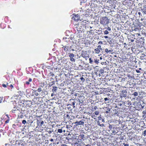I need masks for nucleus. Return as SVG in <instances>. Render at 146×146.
I'll return each instance as SVG.
<instances>
[{"label": "nucleus", "instance_id": "1", "mask_svg": "<svg viewBox=\"0 0 146 146\" xmlns=\"http://www.w3.org/2000/svg\"><path fill=\"white\" fill-rule=\"evenodd\" d=\"M129 90L127 89L122 90L120 94V97L121 98H127L129 96Z\"/></svg>", "mask_w": 146, "mask_h": 146}, {"label": "nucleus", "instance_id": "2", "mask_svg": "<svg viewBox=\"0 0 146 146\" xmlns=\"http://www.w3.org/2000/svg\"><path fill=\"white\" fill-rule=\"evenodd\" d=\"M109 20L107 17H102L101 20V23L102 25H106L108 24Z\"/></svg>", "mask_w": 146, "mask_h": 146}, {"label": "nucleus", "instance_id": "3", "mask_svg": "<svg viewBox=\"0 0 146 146\" xmlns=\"http://www.w3.org/2000/svg\"><path fill=\"white\" fill-rule=\"evenodd\" d=\"M76 28H77V30L78 33H81L84 29V25L82 24H80V25H78Z\"/></svg>", "mask_w": 146, "mask_h": 146}, {"label": "nucleus", "instance_id": "4", "mask_svg": "<svg viewBox=\"0 0 146 146\" xmlns=\"http://www.w3.org/2000/svg\"><path fill=\"white\" fill-rule=\"evenodd\" d=\"M68 54H69V56L70 58V60L72 62H75V59L74 58V57L75 56L74 54L70 53H69Z\"/></svg>", "mask_w": 146, "mask_h": 146}, {"label": "nucleus", "instance_id": "5", "mask_svg": "<svg viewBox=\"0 0 146 146\" xmlns=\"http://www.w3.org/2000/svg\"><path fill=\"white\" fill-rule=\"evenodd\" d=\"M84 122L81 120L80 121H77L74 123V124H76V126L78 125H84Z\"/></svg>", "mask_w": 146, "mask_h": 146}, {"label": "nucleus", "instance_id": "6", "mask_svg": "<svg viewBox=\"0 0 146 146\" xmlns=\"http://www.w3.org/2000/svg\"><path fill=\"white\" fill-rule=\"evenodd\" d=\"M104 110L105 111V113L106 114H108L109 113H110L111 112V108H110L109 107H106L105 108V109H104Z\"/></svg>", "mask_w": 146, "mask_h": 146}, {"label": "nucleus", "instance_id": "7", "mask_svg": "<svg viewBox=\"0 0 146 146\" xmlns=\"http://www.w3.org/2000/svg\"><path fill=\"white\" fill-rule=\"evenodd\" d=\"M40 120H37L36 123L38 125H39L41 126L44 124V122L43 121H40Z\"/></svg>", "mask_w": 146, "mask_h": 146}, {"label": "nucleus", "instance_id": "8", "mask_svg": "<svg viewBox=\"0 0 146 146\" xmlns=\"http://www.w3.org/2000/svg\"><path fill=\"white\" fill-rule=\"evenodd\" d=\"M141 9V10L143 12V13L145 14H146V5H144Z\"/></svg>", "mask_w": 146, "mask_h": 146}, {"label": "nucleus", "instance_id": "9", "mask_svg": "<svg viewBox=\"0 0 146 146\" xmlns=\"http://www.w3.org/2000/svg\"><path fill=\"white\" fill-rule=\"evenodd\" d=\"M109 40L108 41V42L110 44V46L111 47H113V42L112 39L111 38H109Z\"/></svg>", "mask_w": 146, "mask_h": 146}, {"label": "nucleus", "instance_id": "10", "mask_svg": "<svg viewBox=\"0 0 146 146\" xmlns=\"http://www.w3.org/2000/svg\"><path fill=\"white\" fill-rule=\"evenodd\" d=\"M58 90V88L56 86H53V88L52 90V91L53 93H55Z\"/></svg>", "mask_w": 146, "mask_h": 146}, {"label": "nucleus", "instance_id": "11", "mask_svg": "<svg viewBox=\"0 0 146 146\" xmlns=\"http://www.w3.org/2000/svg\"><path fill=\"white\" fill-rule=\"evenodd\" d=\"M86 54V51H82L81 52V54L80 56L84 57V56H85Z\"/></svg>", "mask_w": 146, "mask_h": 146}, {"label": "nucleus", "instance_id": "12", "mask_svg": "<svg viewBox=\"0 0 146 146\" xmlns=\"http://www.w3.org/2000/svg\"><path fill=\"white\" fill-rule=\"evenodd\" d=\"M100 49L98 48H96L95 49V51L96 52V53L97 54H99L100 52Z\"/></svg>", "mask_w": 146, "mask_h": 146}, {"label": "nucleus", "instance_id": "13", "mask_svg": "<svg viewBox=\"0 0 146 146\" xmlns=\"http://www.w3.org/2000/svg\"><path fill=\"white\" fill-rule=\"evenodd\" d=\"M145 56L146 55L145 54H142L140 56V58L141 59H143L145 58Z\"/></svg>", "mask_w": 146, "mask_h": 146}, {"label": "nucleus", "instance_id": "14", "mask_svg": "<svg viewBox=\"0 0 146 146\" xmlns=\"http://www.w3.org/2000/svg\"><path fill=\"white\" fill-rule=\"evenodd\" d=\"M141 24L145 26V25L146 26V20H144L143 21V22L141 23H140V25Z\"/></svg>", "mask_w": 146, "mask_h": 146}, {"label": "nucleus", "instance_id": "15", "mask_svg": "<svg viewBox=\"0 0 146 146\" xmlns=\"http://www.w3.org/2000/svg\"><path fill=\"white\" fill-rule=\"evenodd\" d=\"M138 92H134L132 94V95L135 96H138Z\"/></svg>", "mask_w": 146, "mask_h": 146}, {"label": "nucleus", "instance_id": "16", "mask_svg": "<svg viewBox=\"0 0 146 146\" xmlns=\"http://www.w3.org/2000/svg\"><path fill=\"white\" fill-rule=\"evenodd\" d=\"M23 145V141L22 140H20L19 141V145Z\"/></svg>", "mask_w": 146, "mask_h": 146}, {"label": "nucleus", "instance_id": "17", "mask_svg": "<svg viewBox=\"0 0 146 146\" xmlns=\"http://www.w3.org/2000/svg\"><path fill=\"white\" fill-rule=\"evenodd\" d=\"M79 80H81L83 82L85 81V79L83 77H80L79 79Z\"/></svg>", "mask_w": 146, "mask_h": 146}, {"label": "nucleus", "instance_id": "18", "mask_svg": "<svg viewBox=\"0 0 146 146\" xmlns=\"http://www.w3.org/2000/svg\"><path fill=\"white\" fill-rule=\"evenodd\" d=\"M17 145V146H18L19 145V141L17 140L16 141H15V145L13 144V145Z\"/></svg>", "mask_w": 146, "mask_h": 146}, {"label": "nucleus", "instance_id": "19", "mask_svg": "<svg viewBox=\"0 0 146 146\" xmlns=\"http://www.w3.org/2000/svg\"><path fill=\"white\" fill-rule=\"evenodd\" d=\"M49 129V128H47L46 129V131L47 132H48V133L49 134H51L52 133V131H51V130H48Z\"/></svg>", "mask_w": 146, "mask_h": 146}, {"label": "nucleus", "instance_id": "20", "mask_svg": "<svg viewBox=\"0 0 146 146\" xmlns=\"http://www.w3.org/2000/svg\"><path fill=\"white\" fill-rule=\"evenodd\" d=\"M114 126V125H110L109 126V129H114V128L113 127V126Z\"/></svg>", "mask_w": 146, "mask_h": 146}, {"label": "nucleus", "instance_id": "21", "mask_svg": "<svg viewBox=\"0 0 146 146\" xmlns=\"http://www.w3.org/2000/svg\"><path fill=\"white\" fill-rule=\"evenodd\" d=\"M115 113H114V115H116L117 116H118V115L119 113H118V111L116 110L115 109Z\"/></svg>", "mask_w": 146, "mask_h": 146}, {"label": "nucleus", "instance_id": "22", "mask_svg": "<svg viewBox=\"0 0 146 146\" xmlns=\"http://www.w3.org/2000/svg\"><path fill=\"white\" fill-rule=\"evenodd\" d=\"M105 51L107 53H109L111 51L110 50H108V49L107 48H106L105 49Z\"/></svg>", "mask_w": 146, "mask_h": 146}, {"label": "nucleus", "instance_id": "23", "mask_svg": "<svg viewBox=\"0 0 146 146\" xmlns=\"http://www.w3.org/2000/svg\"><path fill=\"white\" fill-rule=\"evenodd\" d=\"M89 62L90 64H92L93 62V60H92V58H90L89 59Z\"/></svg>", "mask_w": 146, "mask_h": 146}, {"label": "nucleus", "instance_id": "24", "mask_svg": "<svg viewBox=\"0 0 146 146\" xmlns=\"http://www.w3.org/2000/svg\"><path fill=\"white\" fill-rule=\"evenodd\" d=\"M32 90H33V91L34 92L35 94V95L36 96H37L38 95V93L37 92H36L37 91V90H34L33 89H32Z\"/></svg>", "mask_w": 146, "mask_h": 146}, {"label": "nucleus", "instance_id": "25", "mask_svg": "<svg viewBox=\"0 0 146 146\" xmlns=\"http://www.w3.org/2000/svg\"><path fill=\"white\" fill-rule=\"evenodd\" d=\"M62 131V129H59L58 130V132L59 133H61Z\"/></svg>", "mask_w": 146, "mask_h": 146}, {"label": "nucleus", "instance_id": "26", "mask_svg": "<svg viewBox=\"0 0 146 146\" xmlns=\"http://www.w3.org/2000/svg\"><path fill=\"white\" fill-rule=\"evenodd\" d=\"M18 117L19 118H23L24 116L23 115L21 114V115H18Z\"/></svg>", "mask_w": 146, "mask_h": 146}, {"label": "nucleus", "instance_id": "27", "mask_svg": "<svg viewBox=\"0 0 146 146\" xmlns=\"http://www.w3.org/2000/svg\"><path fill=\"white\" fill-rule=\"evenodd\" d=\"M99 60H98L97 59H95L94 60V62L96 64H98L99 63Z\"/></svg>", "mask_w": 146, "mask_h": 146}, {"label": "nucleus", "instance_id": "28", "mask_svg": "<svg viewBox=\"0 0 146 146\" xmlns=\"http://www.w3.org/2000/svg\"><path fill=\"white\" fill-rule=\"evenodd\" d=\"M104 33L105 35H107L109 33L108 31L107 30H106L104 31Z\"/></svg>", "mask_w": 146, "mask_h": 146}, {"label": "nucleus", "instance_id": "29", "mask_svg": "<svg viewBox=\"0 0 146 146\" xmlns=\"http://www.w3.org/2000/svg\"><path fill=\"white\" fill-rule=\"evenodd\" d=\"M42 88H41L39 87L37 91H38V92H41L42 91Z\"/></svg>", "mask_w": 146, "mask_h": 146}, {"label": "nucleus", "instance_id": "30", "mask_svg": "<svg viewBox=\"0 0 146 146\" xmlns=\"http://www.w3.org/2000/svg\"><path fill=\"white\" fill-rule=\"evenodd\" d=\"M16 111V107H14L13 109L12 110V111L13 113H15L14 111Z\"/></svg>", "mask_w": 146, "mask_h": 146}, {"label": "nucleus", "instance_id": "31", "mask_svg": "<svg viewBox=\"0 0 146 146\" xmlns=\"http://www.w3.org/2000/svg\"><path fill=\"white\" fill-rule=\"evenodd\" d=\"M94 113L96 115H98L99 113V112L98 111H96Z\"/></svg>", "mask_w": 146, "mask_h": 146}, {"label": "nucleus", "instance_id": "32", "mask_svg": "<svg viewBox=\"0 0 146 146\" xmlns=\"http://www.w3.org/2000/svg\"><path fill=\"white\" fill-rule=\"evenodd\" d=\"M64 51L65 52H66V51H67L68 50V47H64Z\"/></svg>", "mask_w": 146, "mask_h": 146}, {"label": "nucleus", "instance_id": "33", "mask_svg": "<svg viewBox=\"0 0 146 146\" xmlns=\"http://www.w3.org/2000/svg\"><path fill=\"white\" fill-rule=\"evenodd\" d=\"M25 111V110H24L23 111H20V113L19 114H21L22 115H23L25 114V112L24 111Z\"/></svg>", "mask_w": 146, "mask_h": 146}, {"label": "nucleus", "instance_id": "34", "mask_svg": "<svg viewBox=\"0 0 146 146\" xmlns=\"http://www.w3.org/2000/svg\"><path fill=\"white\" fill-rule=\"evenodd\" d=\"M75 102H74H74H72V105L73 106V107L74 108L75 107V106H74L75 105Z\"/></svg>", "mask_w": 146, "mask_h": 146}, {"label": "nucleus", "instance_id": "35", "mask_svg": "<svg viewBox=\"0 0 146 146\" xmlns=\"http://www.w3.org/2000/svg\"><path fill=\"white\" fill-rule=\"evenodd\" d=\"M22 123L23 124H25L26 123V121L25 120H23L22 121Z\"/></svg>", "mask_w": 146, "mask_h": 146}, {"label": "nucleus", "instance_id": "36", "mask_svg": "<svg viewBox=\"0 0 146 146\" xmlns=\"http://www.w3.org/2000/svg\"><path fill=\"white\" fill-rule=\"evenodd\" d=\"M143 136H146V130H145L144 131L143 133Z\"/></svg>", "mask_w": 146, "mask_h": 146}, {"label": "nucleus", "instance_id": "37", "mask_svg": "<svg viewBox=\"0 0 146 146\" xmlns=\"http://www.w3.org/2000/svg\"><path fill=\"white\" fill-rule=\"evenodd\" d=\"M3 97H0V103L2 102V100H3Z\"/></svg>", "mask_w": 146, "mask_h": 146}, {"label": "nucleus", "instance_id": "38", "mask_svg": "<svg viewBox=\"0 0 146 146\" xmlns=\"http://www.w3.org/2000/svg\"><path fill=\"white\" fill-rule=\"evenodd\" d=\"M89 57V56H84V58H85V59L86 60H87V59H88V58Z\"/></svg>", "mask_w": 146, "mask_h": 146}, {"label": "nucleus", "instance_id": "39", "mask_svg": "<svg viewBox=\"0 0 146 146\" xmlns=\"http://www.w3.org/2000/svg\"><path fill=\"white\" fill-rule=\"evenodd\" d=\"M2 86H3V87L4 88H6L7 87V86L6 85V84H3L2 85Z\"/></svg>", "mask_w": 146, "mask_h": 146}, {"label": "nucleus", "instance_id": "40", "mask_svg": "<svg viewBox=\"0 0 146 146\" xmlns=\"http://www.w3.org/2000/svg\"><path fill=\"white\" fill-rule=\"evenodd\" d=\"M98 48H99V49H100V50H102V48H101V46L100 45H99L98 46V47H97Z\"/></svg>", "mask_w": 146, "mask_h": 146}, {"label": "nucleus", "instance_id": "41", "mask_svg": "<svg viewBox=\"0 0 146 146\" xmlns=\"http://www.w3.org/2000/svg\"><path fill=\"white\" fill-rule=\"evenodd\" d=\"M107 31H110L111 30V29L110 27H108L107 28Z\"/></svg>", "mask_w": 146, "mask_h": 146}, {"label": "nucleus", "instance_id": "42", "mask_svg": "<svg viewBox=\"0 0 146 146\" xmlns=\"http://www.w3.org/2000/svg\"><path fill=\"white\" fill-rule=\"evenodd\" d=\"M123 145H124V146H129V144L127 143L126 144L124 143Z\"/></svg>", "mask_w": 146, "mask_h": 146}, {"label": "nucleus", "instance_id": "43", "mask_svg": "<svg viewBox=\"0 0 146 146\" xmlns=\"http://www.w3.org/2000/svg\"><path fill=\"white\" fill-rule=\"evenodd\" d=\"M5 146H12V145H10L9 144H5Z\"/></svg>", "mask_w": 146, "mask_h": 146}, {"label": "nucleus", "instance_id": "44", "mask_svg": "<svg viewBox=\"0 0 146 146\" xmlns=\"http://www.w3.org/2000/svg\"><path fill=\"white\" fill-rule=\"evenodd\" d=\"M104 71V70H102V69H101L100 70V72L101 73H103Z\"/></svg>", "mask_w": 146, "mask_h": 146}, {"label": "nucleus", "instance_id": "45", "mask_svg": "<svg viewBox=\"0 0 146 146\" xmlns=\"http://www.w3.org/2000/svg\"><path fill=\"white\" fill-rule=\"evenodd\" d=\"M104 100H105V101H107V100H108V98H104Z\"/></svg>", "mask_w": 146, "mask_h": 146}, {"label": "nucleus", "instance_id": "46", "mask_svg": "<svg viewBox=\"0 0 146 146\" xmlns=\"http://www.w3.org/2000/svg\"><path fill=\"white\" fill-rule=\"evenodd\" d=\"M80 136H81V137H82V139H83V138H84V135H80Z\"/></svg>", "mask_w": 146, "mask_h": 146}, {"label": "nucleus", "instance_id": "47", "mask_svg": "<svg viewBox=\"0 0 146 146\" xmlns=\"http://www.w3.org/2000/svg\"><path fill=\"white\" fill-rule=\"evenodd\" d=\"M26 84L27 85H29L30 84V83L29 81H27L26 82Z\"/></svg>", "mask_w": 146, "mask_h": 146}, {"label": "nucleus", "instance_id": "48", "mask_svg": "<svg viewBox=\"0 0 146 146\" xmlns=\"http://www.w3.org/2000/svg\"><path fill=\"white\" fill-rule=\"evenodd\" d=\"M32 81V79L31 78H29V82H31Z\"/></svg>", "mask_w": 146, "mask_h": 146}, {"label": "nucleus", "instance_id": "49", "mask_svg": "<svg viewBox=\"0 0 146 146\" xmlns=\"http://www.w3.org/2000/svg\"><path fill=\"white\" fill-rule=\"evenodd\" d=\"M97 123L98 124V125H100V121H98L97 122Z\"/></svg>", "mask_w": 146, "mask_h": 146}, {"label": "nucleus", "instance_id": "50", "mask_svg": "<svg viewBox=\"0 0 146 146\" xmlns=\"http://www.w3.org/2000/svg\"><path fill=\"white\" fill-rule=\"evenodd\" d=\"M143 114H146V111H143Z\"/></svg>", "mask_w": 146, "mask_h": 146}, {"label": "nucleus", "instance_id": "51", "mask_svg": "<svg viewBox=\"0 0 146 146\" xmlns=\"http://www.w3.org/2000/svg\"><path fill=\"white\" fill-rule=\"evenodd\" d=\"M9 120H7L5 122L6 123H7L9 122Z\"/></svg>", "mask_w": 146, "mask_h": 146}, {"label": "nucleus", "instance_id": "52", "mask_svg": "<svg viewBox=\"0 0 146 146\" xmlns=\"http://www.w3.org/2000/svg\"><path fill=\"white\" fill-rule=\"evenodd\" d=\"M61 146H68V145H66V144H62Z\"/></svg>", "mask_w": 146, "mask_h": 146}, {"label": "nucleus", "instance_id": "53", "mask_svg": "<svg viewBox=\"0 0 146 146\" xmlns=\"http://www.w3.org/2000/svg\"><path fill=\"white\" fill-rule=\"evenodd\" d=\"M105 63H106V62H101V64L102 65L104 64Z\"/></svg>", "mask_w": 146, "mask_h": 146}, {"label": "nucleus", "instance_id": "54", "mask_svg": "<svg viewBox=\"0 0 146 146\" xmlns=\"http://www.w3.org/2000/svg\"><path fill=\"white\" fill-rule=\"evenodd\" d=\"M55 94L54 93H52L51 94V96L52 97Z\"/></svg>", "mask_w": 146, "mask_h": 146}, {"label": "nucleus", "instance_id": "55", "mask_svg": "<svg viewBox=\"0 0 146 146\" xmlns=\"http://www.w3.org/2000/svg\"><path fill=\"white\" fill-rule=\"evenodd\" d=\"M79 67H80L82 69V66L80 65H79Z\"/></svg>", "mask_w": 146, "mask_h": 146}, {"label": "nucleus", "instance_id": "56", "mask_svg": "<svg viewBox=\"0 0 146 146\" xmlns=\"http://www.w3.org/2000/svg\"><path fill=\"white\" fill-rule=\"evenodd\" d=\"M104 37L105 38H108V36H104Z\"/></svg>", "mask_w": 146, "mask_h": 146}, {"label": "nucleus", "instance_id": "57", "mask_svg": "<svg viewBox=\"0 0 146 146\" xmlns=\"http://www.w3.org/2000/svg\"><path fill=\"white\" fill-rule=\"evenodd\" d=\"M52 83H53V84H52L50 86H52L53 84H54V81H52Z\"/></svg>", "mask_w": 146, "mask_h": 146}, {"label": "nucleus", "instance_id": "58", "mask_svg": "<svg viewBox=\"0 0 146 146\" xmlns=\"http://www.w3.org/2000/svg\"><path fill=\"white\" fill-rule=\"evenodd\" d=\"M136 72H137V73H138L140 72V71L139 70H136Z\"/></svg>", "mask_w": 146, "mask_h": 146}, {"label": "nucleus", "instance_id": "59", "mask_svg": "<svg viewBox=\"0 0 146 146\" xmlns=\"http://www.w3.org/2000/svg\"><path fill=\"white\" fill-rule=\"evenodd\" d=\"M9 86L10 87H12V88H13V85L12 84H11L10 85H9Z\"/></svg>", "mask_w": 146, "mask_h": 146}, {"label": "nucleus", "instance_id": "60", "mask_svg": "<svg viewBox=\"0 0 146 146\" xmlns=\"http://www.w3.org/2000/svg\"><path fill=\"white\" fill-rule=\"evenodd\" d=\"M6 85L7 86H9V83H7V84H6Z\"/></svg>", "mask_w": 146, "mask_h": 146}, {"label": "nucleus", "instance_id": "61", "mask_svg": "<svg viewBox=\"0 0 146 146\" xmlns=\"http://www.w3.org/2000/svg\"><path fill=\"white\" fill-rule=\"evenodd\" d=\"M104 125L103 124L100 125V126L101 127L103 126Z\"/></svg>", "mask_w": 146, "mask_h": 146}, {"label": "nucleus", "instance_id": "62", "mask_svg": "<svg viewBox=\"0 0 146 146\" xmlns=\"http://www.w3.org/2000/svg\"><path fill=\"white\" fill-rule=\"evenodd\" d=\"M98 44H102V41H99L98 42Z\"/></svg>", "mask_w": 146, "mask_h": 146}, {"label": "nucleus", "instance_id": "63", "mask_svg": "<svg viewBox=\"0 0 146 146\" xmlns=\"http://www.w3.org/2000/svg\"><path fill=\"white\" fill-rule=\"evenodd\" d=\"M50 141H53V140L52 139H50Z\"/></svg>", "mask_w": 146, "mask_h": 146}, {"label": "nucleus", "instance_id": "64", "mask_svg": "<svg viewBox=\"0 0 146 146\" xmlns=\"http://www.w3.org/2000/svg\"><path fill=\"white\" fill-rule=\"evenodd\" d=\"M69 116V115L68 114H67L66 115V117H68Z\"/></svg>", "mask_w": 146, "mask_h": 146}]
</instances>
